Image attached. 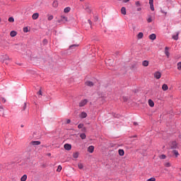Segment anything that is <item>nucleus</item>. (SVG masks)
I'll use <instances>...</instances> for the list:
<instances>
[{
    "instance_id": "obj_1",
    "label": "nucleus",
    "mask_w": 181,
    "mask_h": 181,
    "mask_svg": "<svg viewBox=\"0 0 181 181\" xmlns=\"http://www.w3.org/2000/svg\"><path fill=\"white\" fill-rule=\"evenodd\" d=\"M6 60H9V56H8V54H5L0 55V62L5 63V61Z\"/></svg>"
},
{
    "instance_id": "obj_2",
    "label": "nucleus",
    "mask_w": 181,
    "mask_h": 181,
    "mask_svg": "<svg viewBox=\"0 0 181 181\" xmlns=\"http://www.w3.org/2000/svg\"><path fill=\"white\" fill-rule=\"evenodd\" d=\"M154 78H156L157 80H159L160 77H162V74L159 71H156L153 74Z\"/></svg>"
},
{
    "instance_id": "obj_3",
    "label": "nucleus",
    "mask_w": 181,
    "mask_h": 181,
    "mask_svg": "<svg viewBox=\"0 0 181 181\" xmlns=\"http://www.w3.org/2000/svg\"><path fill=\"white\" fill-rule=\"evenodd\" d=\"M87 103H88V100L87 99L81 100V102L79 103V107H84V105H86Z\"/></svg>"
},
{
    "instance_id": "obj_4",
    "label": "nucleus",
    "mask_w": 181,
    "mask_h": 181,
    "mask_svg": "<svg viewBox=\"0 0 181 181\" xmlns=\"http://www.w3.org/2000/svg\"><path fill=\"white\" fill-rule=\"evenodd\" d=\"M179 32H177L175 33V34H173V36H172V38L174 40H179Z\"/></svg>"
},
{
    "instance_id": "obj_5",
    "label": "nucleus",
    "mask_w": 181,
    "mask_h": 181,
    "mask_svg": "<svg viewBox=\"0 0 181 181\" xmlns=\"http://www.w3.org/2000/svg\"><path fill=\"white\" fill-rule=\"evenodd\" d=\"M165 54L168 57V59H169V56H170V54L169 53V47H165Z\"/></svg>"
},
{
    "instance_id": "obj_6",
    "label": "nucleus",
    "mask_w": 181,
    "mask_h": 181,
    "mask_svg": "<svg viewBox=\"0 0 181 181\" xmlns=\"http://www.w3.org/2000/svg\"><path fill=\"white\" fill-rule=\"evenodd\" d=\"M40 141H32L30 143V145H33V146H37V145H40Z\"/></svg>"
},
{
    "instance_id": "obj_7",
    "label": "nucleus",
    "mask_w": 181,
    "mask_h": 181,
    "mask_svg": "<svg viewBox=\"0 0 181 181\" xmlns=\"http://www.w3.org/2000/svg\"><path fill=\"white\" fill-rule=\"evenodd\" d=\"M67 17L62 16H61V21H58L59 23H60L61 22H64V23H65V22H67Z\"/></svg>"
},
{
    "instance_id": "obj_8",
    "label": "nucleus",
    "mask_w": 181,
    "mask_h": 181,
    "mask_svg": "<svg viewBox=\"0 0 181 181\" xmlns=\"http://www.w3.org/2000/svg\"><path fill=\"white\" fill-rule=\"evenodd\" d=\"M162 90L163 91H168V90H169V86H168L166 83H164L162 86Z\"/></svg>"
},
{
    "instance_id": "obj_9",
    "label": "nucleus",
    "mask_w": 181,
    "mask_h": 181,
    "mask_svg": "<svg viewBox=\"0 0 181 181\" xmlns=\"http://www.w3.org/2000/svg\"><path fill=\"white\" fill-rule=\"evenodd\" d=\"M148 103L149 107H155V103H153V100H152L151 99L148 100Z\"/></svg>"
},
{
    "instance_id": "obj_10",
    "label": "nucleus",
    "mask_w": 181,
    "mask_h": 181,
    "mask_svg": "<svg viewBox=\"0 0 181 181\" xmlns=\"http://www.w3.org/2000/svg\"><path fill=\"white\" fill-rule=\"evenodd\" d=\"M64 148L66 151H70L71 149V146L69 144H64Z\"/></svg>"
},
{
    "instance_id": "obj_11",
    "label": "nucleus",
    "mask_w": 181,
    "mask_h": 181,
    "mask_svg": "<svg viewBox=\"0 0 181 181\" xmlns=\"http://www.w3.org/2000/svg\"><path fill=\"white\" fill-rule=\"evenodd\" d=\"M142 66H144V67H148L149 66V62L148 60L143 61Z\"/></svg>"
},
{
    "instance_id": "obj_12",
    "label": "nucleus",
    "mask_w": 181,
    "mask_h": 181,
    "mask_svg": "<svg viewBox=\"0 0 181 181\" xmlns=\"http://www.w3.org/2000/svg\"><path fill=\"white\" fill-rule=\"evenodd\" d=\"M79 117L83 119V118H87V114L86 113V112H82L80 115H79Z\"/></svg>"
},
{
    "instance_id": "obj_13",
    "label": "nucleus",
    "mask_w": 181,
    "mask_h": 181,
    "mask_svg": "<svg viewBox=\"0 0 181 181\" xmlns=\"http://www.w3.org/2000/svg\"><path fill=\"white\" fill-rule=\"evenodd\" d=\"M88 152H89L90 153H93V152H94V146H90L88 148Z\"/></svg>"
},
{
    "instance_id": "obj_14",
    "label": "nucleus",
    "mask_w": 181,
    "mask_h": 181,
    "mask_svg": "<svg viewBox=\"0 0 181 181\" xmlns=\"http://www.w3.org/2000/svg\"><path fill=\"white\" fill-rule=\"evenodd\" d=\"M118 153L119 156H124V155H125V151H124V149H119Z\"/></svg>"
},
{
    "instance_id": "obj_15",
    "label": "nucleus",
    "mask_w": 181,
    "mask_h": 181,
    "mask_svg": "<svg viewBox=\"0 0 181 181\" xmlns=\"http://www.w3.org/2000/svg\"><path fill=\"white\" fill-rule=\"evenodd\" d=\"M86 86H88V87H93V86H94V83L88 81L86 82Z\"/></svg>"
},
{
    "instance_id": "obj_16",
    "label": "nucleus",
    "mask_w": 181,
    "mask_h": 181,
    "mask_svg": "<svg viewBox=\"0 0 181 181\" xmlns=\"http://www.w3.org/2000/svg\"><path fill=\"white\" fill-rule=\"evenodd\" d=\"M32 18L34 21H36V19H37V18H39V14L38 13H35L33 14Z\"/></svg>"
},
{
    "instance_id": "obj_17",
    "label": "nucleus",
    "mask_w": 181,
    "mask_h": 181,
    "mask_svg": "<svg viewBox=\"0 0 181 181\" xmlns=\"http://www.w3.org/2000/svg\"><path fill=\"white\" fill-rule=\"evenodd\" d=\"M150 40H155L156 39V34H151L149 35Z\"/></svg>"
},
{
    "instance_id": "obj_18",
    "label": "nucleus",
    "mask_w": 181,
    "mask_h": 181,
    "mask_svg": "<svg viewBox=\"0 0 181 181\" xmlns=\"http://www.w3.org/2000/svg\"><path fill=\"white\" fill-rule=\"evenodd\" d=\"M121 12L122 15H127V8H125V7H122Z\"/></svg>"
},
{
    "instance_id": "obj_19",
    "label": "nucleus",
    "mask_w": 181,
    "mask_h": 181,
    "mask_svg": "<svg viewBox=\"0 0 181 181\" xmlns=\"http://www.w3.org/2000/svg\"><path fill=\"white\" fill-rule=\"evenodd\" d=\"M18 33H16V31L13 30L10 33V36H11V37H15V36H16Z\"/></svg>"
},
{
    "instance_id": "obj_20",
    "label": "nucleus",
    "mask_w": 181,
    "mask_h": 181,
    "mask_svg": "<svg viewBox=\"0 0 181 181\" xmlns=\"http://www.w3.org/2000/svg\"><path fill=\"white\" fill-rule=\"evenodd\" d=\"M135 5H136V8L142 6V4H141V1H135Z\"/></svg>"
},
{
    "instance_id": "obj_21",
    "label": "nucleus",
    "mask_w": 181,
    "mask_h": 181,
    "mask_svg": "<svg viewBox=\"0 0 181 181\" xmlns=\"http://www.w3.org/2000/svg\"><path fill=\"white\" fill-rule=\"evenodd\" d=\"M71 8L70 7H66V8H65L64 9V12L65 13H69V12H70V11H71Z\"/></svg>"
},
{
    "instance_id": "obj_22",
    "label": "nucleus",
    "mask_w": 181,
    "mask_h": 181,
    "mask_svg": "<svg viewBox=\"0 0 181 181\" xmlns=\"http://www.w3.org/2000/svg\"><path fill=\"white\" fill-rule=\"evenodd\" d=\"M144 37V33H139L137 35V39H142Z\"/></svg>"
},
{
    "instance_id": "obj_23",
    "label": "nucleus",
    "mask_w": 181,
    "mask_h": 181,
    "mask_svg": "<svg viewBox=\"0 0 181 181\" xmlns=\"http://www.w3.org/2000/svg\"><path fill=\"white\" fill-rule=\"evenodd\" d=\"M177 146V143L176 141L173 142V146H171L172 149H175V148Z\"/></svg>"
},
{
    "instance_id": "obj_24",
    "label": "nucleus",
    "mask_w": 181,
    "mask_h": 181,
    "mask_svg": "<svg viewBox=\"0 0 181 181\" xmlns=\"http://www.w3.org/2000/svg\"><path fill=\"white\" fill-rule=\"evenodd\" d=\"M26 179H28V175H23L21 177V181H26Z\"/></svg>"
},
{
    "instance_id": "obj_25",
    "label": "nucleus",
    "mask_w": 181,
    "mask_h": 181,
    "mask_svg": "<svg viewBox=\"0 0 181 181\" xmlns=\"http://www.w3.org/2000/svg\"><path fill=\"white\" fill-rule=\"evenodd\" d=\"M59 4L57 3V1H54L52 4V6H54V8H57Z\"/></svg>"
},
{
    "instance_id": "obj_26",
    "label": "nucleus",
    "mask_w": 181,
    "mask_h": 181,
    "mask_svg": "<svg viewBox=\"0 0 181 181\" xmlns=\"http://www.w3.org/2000/svg\"><path fill=\"white\" fill-rule=\"evenodd\" d=\"M8 22H10L11 23H13V22H15V18H13V17H10L8 18Z\"/></svg>"
},
{
    "instance_id": "obj_27",
    "label": "nucleus",
    "mask_w": 181,
    "mask_h": 181,
    "mask_svg": "<svg viewBox=\"0 0 181 181\" xmlns=\"http://www.w3.org/2000/svg\"><path fill=\"white\" fill-rule=\"evenodd\" d=\"M177 70H179L180 71H181V62H178L177 64Z\"/></svg>"
},
{
    "instance_id": "obj_28",
    "label": "nucleus",
    "mask_w": 181,
    "mask_h": 181,
    "mask_svg": "<svg viewBox=\"0 0 181 181\" xmlns=\"http://www.w3.org/2000/svg\"><path fill=\"white\" fill-rule=\"evenodd\" d=\"M80 137L81 138V139H86V134L84 133L81 134Z\"/></svg>"
},
{
    "instance_id": "obj_29",
    "label": "nucleus",
    "mask_w": 181,
    "mask_h": 181,
    "mask_svg": "<svg viewBox=\"0 0 181 181\" xmlns=\"http://www.w3.org/2000/svg\"><path fill=\"white\" fill-rule=\"evenodd\" d=\"M78 169H83V168H84V165H83V163H78Z\"/></svg>"
},
{
    "instance_id": "obj_30",
    "label": "nucleus",
    "mask_w": 181,
    "mask_h": 181,
    "mask_svg": "<svg viewBox=\"0 0 181 181\" xmlns=\"http://www.w3.org/2000/svg\"><path fill=\"white\" fill-rule=\"evenodd\" d=\"M73 157L75 158V159H77V158H78V153H74L73 154Z\"/></svg>"
},
{
    "instance_id": "obj_31",
    "label": "nucleus",
    "mask_w": 181,
    "mask_h": 181,
    "mask_svg": "<svg viewBox=\"0 0 181 181\" xmlns=\"http://www.w3.org/2000/svg\"><path fill=\"white\" fill-rule=\"evenodd\" d=\"M147 22L148 23H151V22H152V17L151 16L147 18Z\"/></svg>"
},
{
    "instance_id": "obj_32",
    "label": "nucleus",
    "mask_w": 181,
    "mask_h": 181,
    "mask_svg": "<svg viewBox=\"0 0 181 181\" xmlns=\"http://www.w3.org/2000/svg\"><path fill=\"white\" fill-rule=\"evenodd\" d=\"M165 166L166 168H170V166H172V165L170 164V163L167 162V163H165Z\"/></svg>"
},
{
    "instance_id": "obj_33",
    "label": "nucleus",
    "mask_w": 181,
    "mask_h": 181,
    "mask_svg": "<svg viewBox=\"0 0 181 181\" xmlns=\"http://www.w3.org/2000/svg\"><path fill=\"white\" fill-rule=\"evenodd\" d=\"M173 153H174V155H175L176 158H177L179 156V153L177 152V151L174 150Z\"/></svg>"
},
{
    "instance_id": "obj_34",
    "label": "nucleus",
    "mask_w": 181,
    "mask_h": 181,
    "mask_svg": "<svg viewBox=\"0 0 181 181\" xmlns=\"http://www.w3.org/2000/svg\"><path fill=\"white\" fill-rule=\"evenodd\" d=\"M53 18V15H48L47 19L48 21H52Z\"/></svg>"
},
{
    "instance_id": "obj_35",
    "label": "nucleus",
    "mask_w": 181,
    "mask_h": 181,
    "mask_svg": "<svg viewBox=\"0 0 181 181\" xmlns=\"http://www.w3.org/2000/svg\"><path fill=\"white\" fill-rule=\"evenodd\" d=\"M62 165H58L57 172H62Z\"/></svg>"
},
{
    "instance_id": "obj_36",
    "label": "nucleus",
    "mask_w": 181,
    "mask_h": 181,
    "mask_svg": "<svg viewBox=\"0 0 181 181\" xmlns=\"http://www.w3.org/2000/svg\"><path fill=\"white\" fill-rule=\"evenodd\" d=\"M23 32L25 33H28V32H29V28H28V27H25L23 28Z\"/></svg>"
},
{
    "instance_id": "obj_37",
    "label": "nucleus",
    "mask_w": 181,
    "mask_h": 181,
    "mask_svg": "<svg viewBox=\"0 0 181 181\" xmlns=\"http://www.w3.org/2000/svg\"><path fill=\"white\" fill-rule=\"evenodd\" d=\"M73 47H78V45H73L69 47V49H73Z\"/></svg>"
},
{
    "instance_id": "obj_38",
    "label": "nucleus",
    "mask_w": 181,
    "mask_h": 181,
    "mask_svg": "<svg viewBox=\"0 0 181 181\" xmlns=\"http://www.w3.org/2000/svg\"><path fill=\"white\" fill-rule=\"evenodd\" d=\"M150 8L151 11H155V7L153 6V4H150Z\"/></svg>"
},
{
    "instance_id": "obj_39",
    "label": "nucleus",
    "mask_w": 181,
    "mask_h": 181,
    "mask_svg": "<svg viewBox=\"0 0 181 181\" xmlns=\"http://www.w3.org/2000/svg\"><path fill=\"white\" fill-rule=\"evenodd\" d=\"M146 181H156V178L155 177H151L150 179H148Z\"/></svg>"
},
{
    "instance_id": "obj_40",
    "label": "nucleus",
    "mask_w": 181,
    "mask_h": 181,
    "mask_svg": "<svg viewBox=\"0 0 181 181\" xmlns=\"http://www.w3.org/2000/svg\"><path fill=\"white\" fill-rule=\"evenodd\" d=\"M160 159H166V156L165 155H161L160 156Z\"/></svg>"
},
{
    "instance_id": "obj_41",
    "label": "nucleus",
    "mask_w": 181,
    "mask_h": 181,
    "mask_svg": "<svg viewBox=\"0 0 181 181\" xmlns=\"http://www.w3.org/2000/svg\"><path fill=\"white\" fill-rule=\"evenodd\" d=\"M83 124H79L78 125V128L79 129H81V128H83Z\"/></svg>"
},
{
    "instance_id": "obj_42",
    "label": "nucleus",
    "mask_w": 181,
    "mask_h": 181,
    "mask_svg": "<svg viewBox=\"0 0 181 181\" xmlns=\"http://www.w3.org/2000/svg\"><path fill=\"white\" fill-rule=\"evenodd\" d=\"M137 12H141V11H142V7H137V9H136Z\"/></svg>"
},
{
    "instance_id": "obj_43",
    "label": "nucleus",
    "mask_w": 181,
    "mask_h": 181,
    "mask_svg": "<svg viewBox=\"0 0 181 181\" xmlns=\"http://www.w3.org/2000/svg\"><path fill=\"white\" fill-rule=\"evenodd\" d=\"M149 5H153V0H149Z\"/></svg>"
},
{
    "instance_id": "obj_44",
    "label": "nucleus",
    "mask_w": 181,
    "mask_h": 181,
    "mask_svg": "<svg viewBox=\"0 0 181 181\" xmlns=\"http://www.w3.org/2000/svg\"><path fill=\"white\" fill-rule=\"evenodd\" d=\"M70 122H71V120H70V119H67L66 124H70Z\"/></svg>"
},
{
    "instance_id": "obj_45",
    "label": "nucleus",
    "mask_w": 181,
    "mask_h": 181,
    "mask_svg": "<svg viewBox=\"0 0 181 181\" xmlns=\"http://www.w3.org/2000/svg\"><path fill=\"white\" fill-rule=\"evenodd\" d=\"M23 111L26 110V103H24V106L23 107Z\"/></svg>"
},
{
    "instance_id": "obj_46",
    "label": "nucleus",
    "mask_w": 181,
    "mask_h": 181,
    "mask_svg": "<svg viewBox=\"0 0 181 181\" xmlns=\"http://www.w3.org/2000/svg\"><path fill=\"white\" fill-rule=\"evenodd\" d=\"M38 95H42V90L37 92Z\"/></svg>"
},
{
    "instance_id": "obj_47",
    "label": "nucleus",
    "mask_w": 181,
    "mask_h": 181,
    "mask_svg": "<svg viewBox=\"0 0 181 181\" xmlns=\"http://www.w3.org/2000/svg\"><path fill=\"white\" fill-rule=\"evenodd\" d=\"M123 2H124V4H127V2H129V0H124Z\"/></svg>"
},
{
    "instance_id": "obj_48",
    "label": "nucleus",
    "mask_w": 181,
    "mask_h": 181,
    "mask_svg": "<svg viewBox=\"0 0 181 181\" xmlns=\"http://www.w3.org/2000/svg\"><path fill=\"white\" fill-rule=\"evenodd\" d=\"M52 154L50 153H47V156H51Z\"/></svg>"
},
{
    "instance_id": "obj_49",
    "label": "nucleus",
    "mask_w": 181,
    "mask_h": 181,
    "mask_svg": "<svg viewBox=\"0 0 181 181\" xmlns=\"http://www.w3.org/2000/svg\"><path fill=\"white\" fill-rule=\"evenodd\" d=\"M23 127H24L23 124H21V128H23Z\"/></svg>"
},
{
    "instance_id": "obj_50",
    "label": "nucleus",
    "mask_w": 181,
    "mask_h": 181,
    "mask_svg": "<svg viewBox=\"0 0 181 181\" xmlns=\"http://www.w3.org/2000/svg\"><path fill=\"white\" fill-rule=\"evenodd\" d=\"M1 22H2V18H0V23H1Z\"/></svg>"
},
{
    "instance_id": "obj_51",
    "label": "nucleus",
    "mask_w": 181,
    "mask_h": 181,
    "mask_svg": "<svg viewBox=\"0 0 181 181\" xmlns=\"http://www.w3.org/2000/svg\"><path fill=\"white\" fill-rule=\"evenodd\" d=\"M81 2H83V1H84V0H79Z\"/></svg>"
},
{
    "instance_id": "obj_52",
    "label": "nucleus",
    "mask_w": 181,
    "mask_h": 181,
    "mask_svg": "<svg viewBox=\"0 0 181 181\" xmlns=\"http://www.w3.org/2000/svg\"><path fill=\"white\" fill-rule=\"evenodd\" d=\"M134 125H136V124H137L136 122H134Z\"/></svg>"
},
{
    "instance_id": "obj_53",
    "label": "nucleus",
    "mask_w": 181,
    "mask_h": 181,
    "mask_svg": "<svg viewBox=\"0 0 181 181\" xmlns=\"http://www.w3.org/2000/svg\"><path fill=\"white\" fill-rule=\"evenodd\" d=\"M89 23L91 22L90 20H88Z\"/></svg>"
},
{
    "instance_id": "obj_54",
    "label": "nucleus",
    "mask_w": 181,
    "mask_h": 181,
    "mask_svg": "<svg viewBox=\"0 0 181 181\" xmlns=\"http://www.w3.org/2000/svg\"><path fill=\"white\" fill-rule=\"evenodd\" d=\"M110 66H112V64H110Z\"/></svg>"
},
{
    "instance_id": "obj_55",
    "label": "nucleus",
    "mask_w": 181,
    "mask_h": 181,
    "mask_svg": "<svg viewBox=\"0 0 181 181\" xmlns=\"http://www.w3.org/2000/svg\"><path fill=\"white\" fill-rule=\"evenodd\" d=\"M106 64H108V62H107Z\"/></svg>"
}]
</instances>
